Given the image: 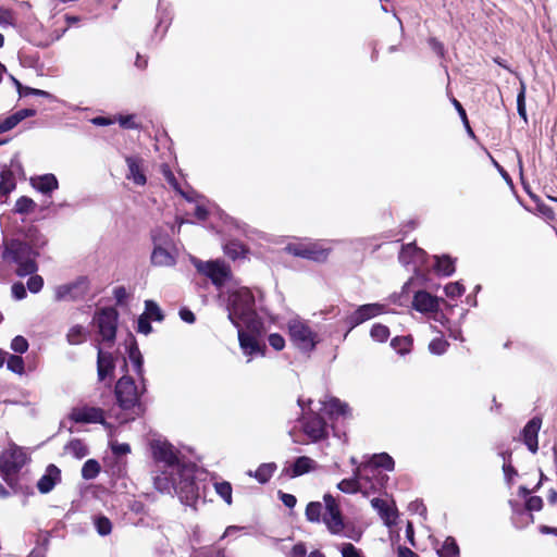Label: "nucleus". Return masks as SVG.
Returning a JSON list of instances; mask_svg holds the SVG:
<instances>
[{
  "label": "nucleus",
  "mask_w": 557,
  "mask_h": 557,
  "mask_svg": "<svg viewBox=\"0 0 557 557\" xmlns=\"http://www.w3.org/2000/svg\"><path fill=\"white\" fill-rule=\"evenodd\" d=\"M7 366L8 369L14 373H24V361L20 356L11 355L7 360Z\"/></svg>",
  "instance_id": "nucleus-42"
},
{
  "label": "nucleus",
  "mask_w": 557,
  "mask_h": 557,
  "mask_svg": "<svg viewBox=\"0 0 557 557\" xmlns=\"http://www.w3.org/2000/svg\"><path fill=\"white\" fill-rule=\"evenodd\" d=\"M117 313L114 309L101 310L95 317V323L99 330L102 341L111 342L115 337Z\"/></svg>",
  "instance_id": "nucleus-13"
},
{
  "label": "nucleus",
  "mask_w": 557,
  "mask_h": 557,
  "mask_svg": "<svg viewBox=\"0 0 557 557\" xmlns=\"http://www.w3.org/2000/svg\"><path fill=\"white\" fill-rule=\"evenodd\" d=\"M317 410L324 411L331 418L348 417L350 416V408L346 403L341 401L338 398L325 396L317 404Z\"/></svg>",
  "instance_id": "nucleus-15"
},
{
  "label": "nucleus",
  "mask_w": 557,
  "mask_h": 557,
  "mask_svg": "<svg viewBox=\"0 0 557 557\" xmlns=\"http://www.w3.org/2000/svg\"><path fill=\"white\" fill-rule=\"evenodd\" d=\"M280 498L286 507L293 508L296 505V497L292 494L280 493Z\"/></svg>",
  "instance_id": "nucleus-60"
},
{
  "label": "nucleus",
  "mask_w": 557,
  "mask_h": 557,
  "mask_svg": "<svg viewBox=\"0 0 557 557\" xmlns=\"http://www.w3.org/2000/svg\"><path fill=\"white\" fill-rule=\"evenodd\" d=\"M20 123L16 113L8 116L0 123V134L14 128Z\"/></svg>",
  "instance_id": "nucleus-47"
},
{
  "label": "nucleus",
  "mask_w": 557,
  "mask_h": 557,
  "mask_svg": "<svg viewBox=\"0 0 557 557\" xmlns=\"http://www.w3.org/2000/svg\"><path fill=\"white\" fill-rule=\"evenodd\" d=\"M309 405L310 412L304 417L302 430L310 441L318 442L327 435V428L326 423L318 414L320 410H317V405L311 407L312 401H309Z\"/></svg>",
  "instance_id": "nucleus-8"
},
{
  "label": "nucleus",
  "mask_w": 557,
  "mask_h": 557,
  "mask_svg": "<svg viewBox=\"0 0 557 557\" xmlns=\"http://www.w3.org/2000/svg\"><path fill=\"white\" fill-rule=\"evenodd\" d=\"M453 103H454V106H455L456 110L458 111V113H459L460 117L462 119L463 124H465V126H466V128H467L468 133H469L471 136H473V132H472V129H471V127H470V125H469V122H468V119H467V114H466L465 109L462 108V106L460 104V102H459L458 100H456V99H454V100H453Z\"/></svg>",
  "instance_id": "nucleus-53"
},
{
  "label": "nucleus",
  "mask_w": 557,
  "mask_h": 557,
  "mask_svg": "<svg viewBox=\"0 0 557 557\" xmlns=\"http://www.w3.org/2000/svg\"><path fill=\"white\" fill-rule=\"evenodd\" d=\"M214 490L227 505L232 504V486L228 482H216Z\"/></svg>",
  "instance_id": "nucleus-41"
},
{
  "label": "nucleus",
  "mask_w": 557,
  "mask_h": 557,
  "mask_svg": "<svg viewBox=\"0 0 557 557\" xmlns=\"http://www.w3.org/2000/svg\"><path fill=\"white\" fill-rule=\"evenodd\" d=\"M149 320L150 319L144 313L139 317L138 325H137L138 332L146 334V335L151 332V325L149 323Z\"/></svg>",
  "instance_id": "nucleus-52"
},
{
  "label": "nucleus",
  "mask_w": 557,
  "mask_h": 557,
  "mask_svg": "<svg viewBox=\"0 0 557 557\" xmlns=\"http://www.w3.org/2000/svg\"><path fill=\"white\" fill-rule=\"evenodd\" d=\"M195 265L199 272L209 276L218 286H222L232 278L230 269L224 263H220L218 261H196Z\"/></svg>",
  "instance_id": "nucleus-12"
},
{
  "label": "nucleus",
  "mask_w": 557,
  "mask_h": 557,
  "mask_svg": "<svg viewBox=\"0 0 557 557\" xmlns=\"http://www.w3.org/2000/svg\"><path fill=\"white\" fill-rule=\"evenodd\" d=\"M66 338L71 345H78L85 341L86 331L81 325H73L67 332Z\"/></svg>",
  "instance_id": "nucleus-36"
},
{
  "label": "nucleus",
  "mask_w": 557,
  "mask_h": 557,
  "mask_svg": "<svg viewBox=\"0 0 557 557\" xmlns=\"http://www.w3.org/2000/svg\"><path fill=\"white\" fill-rule=\"evenodd\" d=\"M436 271L442 275H450L455 271L454 262L449 257H436Z\"/></svg>",
  "instance_id": "nucleus-38"
},
{
  "label": "nucleus",
  "mask_w": 557,
  "mask_h": 557,
  "mask_svg": "<svg viewBox=\"0 0 557 557\" xmlns=\"http://www.w3.org/2000/svg\"><path fill=\"white\" fill-rule=\"evenodd\" d=\"M37 205L36 202L27 197V196H21L14 205V212L17 214H30L35 211Z\"/></svg>",
  "instance_id": "nucleus-29"
},
{
  "label": "nucleus",
  "mask_w": 557,
  "mask_h": 557,
  "mask_svg": "<svg viewBox=\"0 0 557 557\" xmlns=\"http://www.w3.org/2000/svg\"><path fill=\"white\" fill-rule=\"evenodd\" d=\"M368 469L369 467L358 466L354 473L355 476L341 481L337 484L338 490L348 494L360 492L364 496H369L379 491L382 487V482H377L376 484L370 482Z\"/></svg>",
  "instance_id": "nucleus-4"
},
{
  "label": "nucleus",
  "mask_w": 557,
  "mask_h": 557,
  "mask_svg": "<svg viewBox=\"0 0 557 557\" xmlns=\"http://www.w3.org/2000/svg\"><path fill=\"white\" fill-rule=\"evenodd\" d=\"M60 480V470L53 466L50 465L46 473L42 475V478L38 481V488L41 493H48L50 492L55 483Z\"/></svg>",
  "instance_id": "nucleus-25"
},
{
  "label": "nucleus",
  "mask_w": 557,
  "mask_h": 557,
  "mask_svg": "<svg viewBox=\"0 0 557 557\" xmlns=\"http://www.w3.org/2000/svg\"><path fill=\"white\" fill-rule=\"evenodd\" d=\"M86 289L85 282H77L74 284H66L57 287L55 297L59 300L76 298Z\"/></svg>",
  "instance_id": "nucleus-26"
},
{
  "label": "nucleus",
  "mask_w": 557,
  "mask_h": 557,
  "mask_svg": "<svg viewBox=\"0 0 557 557\" xmlns=\"http://www.w3.org/2000/svg\"><path fill=\"white\" fill-rule=\"evenodd\" d=\"M391 346L400 355L408 354L411 350L412 338L410 336L395 337L392 339Z\"/></svg>",
  "instance_id": "nucleus-33"
},
{
  "label": "nucleus",
  "mask_w": 557,
  "mask_h": 557,
  "mask_svg": "<svg viewBox=\"0 0 557 557\" xmlns=\"http://www.w3.org/2000/svg\"><path fill=\"white\" fill-rule=\"evenodd\" d=\"M96 528L100 535H107L111 532V522L104 517H100L96 520Z\"/></svg>",
  "instance_id": "nucleus-49"
},
{
  "label": "nucleus",
  "mask_w": 557,
  "mask_h": 557,
  "mask_svg": "<svg viewBox=\"0 0 557 557\" xmlns=\"http://www.w3.org/2000/svg\"><path fill=\"white\" fill-rule=\"evenodd\" d=\"M16 187L15 178L11 170H3L0 174V193L8 195Z\"/></svg>",
  "instance_id": "nucleus-30"
},
{
  "label": "nucleus",
  "mask_w": 557,
  "mask_h": 557,
  "mask_svg": "<svg viewBox=\"0 0 557 557\" xmlns=\"http://www.w3.org/2000/svg\"><path fill=\"white\" fill-rule=\"evenodd\" d=\"M276 469L275 463H263L261 465L256 472L253 473V476L260 482L265 483L270 480V478L273 475L274 471ZM249 475H252V472L250 471L248 473Z\"/></svg>",
  "instance_id": "nucleus-31"
},
{
  "label": "nucleus",
  "mask_w": 557,
  "mask_h": 557,
  "mask_svg": "<svg viewBox=\"0 0 557 557\" xmlns=\"http://www.w3.org/2000/svg\"><path fill=\"white\" fill-rule=\"evenodd\" d=\"M323 500L325 505L323 521L331 533L339 534L344 530V521L338 503L331 494H325Z\"/></svg>",
  "instance_id": "nucleus-9"
},
{
  "label": "nucleus",
  "mask_w": 557,
  "mask_h": 557,
  "mask_svg": "<svg viewBox=\"0 0 557 557\" xmlns=\"http://www.w3.org/2000/svg\"><path fill=\"white\" fill-rule=\"evenodd\" d=\"M543 502L537 496H532L527 502V507L529 510H540L542 508Z\"/></svg>",
  "instance_id": "nucleus-57"
},
{
  "label": "nucleus",
  "mask_w": 557,
  "mask_h": 557,
  "mask_svg": "<svg viewBox=\"0 0 557 557\" xmlns=\"http://www.w3.org/2000/svg\"><path fill=\"white\" fill-rule=\"evenodd\" d=\"M171 473V469L165 467L159 474L154 476V485L161 492L170 493L174 490L177 493L191 492L193 481L190 479L189 470L181 467V472Z\"/></svg>",
  "instance_id": "nucleus-3"
},
{
  "label": "nucleus",
  "mask_w": 557,
  "mask_h": 557,
  "mask_svg": "<svg viewBox=\"0 0 557 557\" xmlns=\"http://www.w3.org/2000/svg\"><path fill=\"white\" fill-rule=\"evenodd\" d=\"M100 466L95 459L87 460L82 468V475L86 480H91L98 475Z\"/></svg>",
  "instance_id": "nucleus-37"
},
{
  "label": "nucleus",
  "mask_w": 557,
  "mask_h": 557,
  "mask_svg": "<svg viewBox=\"0 0 557 557\" xmlns=\"http://www.w3.org/2000/svg\"><path fill=\"white\" fill-rule=\"evenodd\" d=\"M288 251L295 256L304 257L313 261L326 260L330 248L325 247L322 243H301L297 245H289Z\"/></svg>",
  "instance_id": "nucleus-11"
},
{
  "label": "nucleus",
  "mask_w": 557,
  "mask_h": 557,
  "mask_svg": "<svg viewBox=\"0 0 557 557\" xmlns=\"http://www.w3.org/2000/svg\"><path fill=\"white\" fill-rule=\"evenodd\" d=\"M12 294L16 299H23L26 296V290L23 284L16 283L12 286Z\"/></svg>",
  "instance_id": "nucleus-59"
},
{
  "label": "nucleus",
  "mask_w": 557,
  "mask_h": 557,
  "mask_svg": "<svg viewBox=\"0 0 557 557\" xmlns=\"http://www.w3.org/2000/svg\"><path fill=\"white\" fill-rule=\"evenodd\" d=\"M27 461V455L23 448L11 444L0 454V474L5 481L15 474Z\"/></svg>",
  "instance_id": "nucleus-5"
},
{
  "label": "nucleus",
  "mask_w": 557,
  "mask_h": 557,
  "mask_svg": "<svg viewBox=\"0 0 557 557\" xmlns=\"http://www.w3.org/2000/svg\"><path fill=\"white\" fill-rule=\"evenodd\" d=\"M440 557H458L459 548L453 537H447L438 549Z\"/></svg>",
  "instance_id": "nucleus-34"
},
{
  "label": "nucleus",
  "mask_w": 557,
  "mask_h": 557,
  "mask_svg": "<svg viewBox=\"0 0 557 557\" xmlns=\"http://www.w3.org/2000/svg\"><path fill=\"white\" fill-rule=\"evenodd\" d=\"M360 467H369L368 474L370 476V482L376 484L377 482L384 481V476H381V473L377 471L379 468H383L387 471H392L394 469V460L393 458L385 454L374 455L368 462L359 465Z\"/></svg>",
  "instance_id": "nucleus-14"
},
{
  "label": "nucleus",
  "mask_w": 557,
  "mask_h": 557,
  "mask_svg": "<svg viewBox=\"0 0 557 557\" xmlns=\"http://www.w3.org/2000/svg\"><path fill=\"white\" fill-rule=\"evenodd\" d=\"M227 293L228 319L237 329L243 354L249 357L248 361L253 356H264L265 346L260 341L263 326L256 312L252 293L235 283H232Z\"/></svg>",
  "instance_id": "nucleus-1"
},
{
  "label": "nucleus",
  "mask_w": 557,
  "mask_h": 557,
  "mask_svg": "<svg viewBox=\"0 0 557 557\" xmlns=\"http://www.w3.org/2000/svg\"><path fill=\"white\" fill-rule=\"evenodd\" d=\"M517 109L519 115L524 120V122L528 121L527 116V109H525V85L524 83H521V88L517 97Z\"/></svg>",
  "instance_id": "nucleus-43"
},
{
  "label": "nucleus",
  "mask_w": 557,
  "mask_h": 557,
  "mask_svg": "<svg viewBox=\"0 0 557 557\" xmlns=\"http://www.w3.org/2000/svg\"><path fill=\"white\" fill-rule=\"evenodd\" d=\"M541 429V420L532 419L523 429V442L528 448L535 453L537 450V433Z\"/></svg>",
  "instance_id": "nucleus-22"
},
{
  "label": "nucleus",
  "mask_w": 557,
  "mask_h": 557,
  "mask_svg": "<svg viewBox=\"0 0 557 557\" xmlns=\"http://www.w3.org/2000/svg\"><path fill=\"white\" fill-rule=\"evenodd\" d=\"M398 557H417V555L407 547H399Z\"/></svg>",
  "instance_id": "nucleus-64"
},
{
  "label": "nucleus",
  "mask_w": 557,
  "mask_h": 557,
  "mask_svg": "<svg viewBox=\"0 0 557 557\" xmlns=\"http://www.w3.org/2000/svg\"><path fill=\"white\" fill-rule=\"evenodd\" d=\"M151 261L158 267H170L175 263V258L168 249L156 245L151 253Z\"/></svg>",
  "instance_id": "nucleus-28"
},
{
  "label": "nucleus",
  "mask_w": 557,
  "mask_h": 557,
  "mask_svg": "<svg viewBox=\"0 0 557 557\" xmlns=\"http://www.w3.org/2000/svg\"><path fill=\"white\" fill-rule=\"evenodd\" d=\"M144 314H146L149 319L156 321H161L163 319L161 309L152 300H146Z\"/></svg>",
  "instance_id": "nucleus-40"
},
{
  "label": "nucleus",
  "mask_w": 557,
  "mask_h": 557,
  "mask_svg": "<svg viewBox=\"0 0 557 557\" xmlns=\"http://www.w3.org/2000/svg\"><path fill=\"white\" fill-rule=\"evenodd\" d=\"M227 253L231 255L233 258L239 257L242 253H244V248L242 245L232 244L231 246H227Z\"/></svg>",
  "instance_id": "nucleus-61"
},
{
  "label": "nucleus",
  "mask_w": 557,
  "mask_h": 557,
  "mask_svg": "<svg viewBox=\"0 0 557 557\" xmlns=\"http://www.w3.org/2000/svg\"><path fill=\"white\" fill-rule=\"evenodd\" d=\"M12 81L14 82L20 96H26V95H30V94L32 95L44 96V97H48L49 96V94L47 91L22 86V84L17 79H15L14 77H12Z\"/></svg>",
  "instance_id": "nucleus-44"
},
{
  "label": "nucleus",
  "mask_w": 557,
  "mask_h": 557,
  "mask_svg": "<svg viewBox=\"0 0 557 557\" xmlns=\"http://www.w3.org/2000/svg\"><path fill=\"white\" fill-rule=\"evenodd\" d=\"M30 185L42 194H49L59 187L58 180L53 174H45L32 177Z\"/></svg>",
  "instance_id": "nucleus-23"
},
{
  "label": "nucleus",
  "mask_w": 557,
  "mask_h": 557,
  "mask_svg": "<svg viewBox=\"0 0 557 557\" xmlns=\"http://www.w3.org/2000/svg\"><path fill=\"white\" fill-rule=\"evenodd\" d=\"M144 387L139 388L132 377L122 376L115 386V394L120 406L123 408L135 406L140 395L144 393Z\"/></svg>",
  "instance_id": "nucleus-7"
},
{
  "label": "nucleus",
  "mask_w": 557,
  "mask_h": 557,
  "mask_svg": "<svg viewBox=\"0 0 557 557\" xmlns=\"http://www.w3.org/2000/svg\"><path fill=\"white\" fill-rule=\"evenodd\" d=\"M65 451L77 459H82L88 454L86 445L79 440L71 441L65 446Z\"/></svg>",
  "instance_id": "nucleus-32"
},
{
  "label": "nucleus",
  "mask_w": 557,
  "mask_h": 557,
  "mask_svg": "<svg viewBox=\"0 0 557 557\" xmlns=\"http://www.w3.org/2000/svg\"><path fill=\"white\" fill-rule=\"evenodd\" d=\"M44 281L40 276H32L27 282V287L32 293H37L41 289Z\"/></svg>",
  "instance_id": "nucleus-55"
},
{
  "label": "nucleus",
  "mask_w": 557,
  "mask_h": 557,
  "mask_svg": "<svg viewBox=\"0 0 557 557\" xmlns=\"http://www.w3.org/2000/svg\"><path fill=\"white\" fill-rule=\"evenodd\" d=\"M446 347H447L446 341H444L441 337L434 338L433 341H431V343L429 345L430 351L434 355H442L446 350Z\"/></svg>",
  "instance_id": "nucleus-46"
},
{
  "label": "nucleus",
  "mask_w": 557,
  "mask_h": 557,
  "mask_svg": "<svg viewBox=\"0 0 557 557\" xmlns=\"http://www.w3.org/2000/svg\"><path fill=\"white\" fill-rule=\"evenodd\" d=\"M342 555L343 557H363L360 552L350 543L343 545Z\"/></svg>",
  "instance_id": "nucleus-54"
},
{
  "label": "nucleus",
  "mask_w": 557,
  "mask_h": 557,
  "mask_svg": "<svg viewBox=\"0 0 557 557\" xmlns=\"http://www.w3.org/2000/svg\"><path fill=\"white\" fill-rule=\"evenodd\" d=\"M322 505L319 502H311L307 505L306 517L311 522H319L321 519Z\"/></svg>",
  "instance_id": "nucleus-39"
},
{
  "label": "nucleus",
  "mask_w": 557,
  "mask_h": 557,
  "mask_svg": "<svg viewBox=\"0 0 557 557\" xmlns=\"http://www.w3.org/2000/svg\"><path fill=\"white\" fill-rule=\"evenodd\" d=\"M11 348L16 352L23 354L28 349V342L21 335L15 336L11 342Z\"/></svg>",
  "instance_id": "nucleus-45"
},
{
  "label": "nucleus",
  "mask_w": 557,
  "mask_h": 557,
  "mask_svg": "<svg viewBox=\"0 0 557 557\" xmlns=\"http://www.w3.org/2000/svg\"><path fill=\"white\" fill-rule=\"evenodd\" d=\"M71 420L77 423H97L103 422L102 410L96 407L81 406L72 409Z\"/></svg>",
  "instance_id": "nucleus-16"
},
{
  "label": "nucleus",
  "mask_w": 557,
  "mask_h": 557,
  "mask_svg": "<svg viewBox=\"0 0 557 557\" xmlns=\"http://www.w3.org/2000/svg\"><path fill=\"white\" fill-rule=\"evenodd\" d=\"M292 342L301 350L311 351L318 343V335L301 321L294 320L289 323Z\"/></svg>",
  "instance_id": "nucleus-6"
},
{
  "label": "nucleus",
  "mask_w": 557,
  "mask_h": 557,
  "mask_svg": "<svg viewBox=\"0 0 557 557\" xmlns=\"http://www.w3.org/2000/svg\"><path fill=\"white\" fill-rule=\"evenodd\" d=\"M440 299L430 295L426 292H418L414 295L412 306L413 308L422 313L434 312L437 310Z\"/></svg>",
  "instance_id": "nucleus-19"
},
{
  "label": "nucleus",
  "mask_w": 557,
  "mask_h": 557,
  "mask_svg": "<svg viewBox=\"0 0 557 557\" xmlns=\"http://www.w3.org/2000/svg\"><path fill=\"white\" fill-rule=\"evenodd\" d=\"M385 312V307L380 304H368L360 306L350 317L349 323L351 327L363 323L367 320H370L374 317H377Z\"/></svg>",
  "instance_id": "nucleus-17"
},
{
  "label": "nucleus",
  "mask_w": 557,
  "mask_h": 557,
  "mask_svg": "<svg viewBox=\"0 0 557 557\" xmlns=\"http://www.w3.org/2000/svg\"><path fill=\"white\" fill-rule=\"evenodd\" d=\"M119 122L123 127L133 128L137 126V124L135 123V116L133 115L120 116Z\"/></svg>",
  "instance_id": "nucleus-62"
},
{
  "label": "nucleus",
  "mask_w": 557,
  "mask_h": 557,
  "mask_svg": "<svg viewBox=\"0 0 557 557\" xmlns=\"http://www.w3.org/2000/svg\"><path fill=\"white\" fill-rule=\"evenodd\" d=\"M114 371V360L111 354L99 350L98 352V377L104 381L107 377H112Z\"/></svg>",
  "instance_id": "nucleus-24"
},
{
  "label": "nucleus",
  "mask_w": 557,
  "mask_h": 557,
  "mask_svg": "<svg viewBox=\"0 0 557 557\" xmlns=\"http://www.w3.org/2000/svg\"><path fill=\"white\" fill-rule=\"evenodd\" d=\"M153 457L164 463V467L171 469V473L181 472V465L177 462V456L174 447L165 441H153L151 444Z\"/></svg>",
  "instance_id": "nucleus-10"
},
{
  "label": "nucleus",
  "mask_w": 557,
  "mask_h": 557,
  "mask_svg": "<svg viewBox=\"0 0 557 557\" xmlns=\"http://www.w3.org/2000/svg\"><path fill=\"white\" fill-rule=\"evenodd\" d=\"M269 344L275 350H282L285 347V339L282 335L273 333L269 335Z\"/></svg>",
  "instance_id": "nucleus-50"
},
{
  "label": "nucleus",
  "mask_w": 557,
  "mask_h": 557,
  "mask_svg": "<svg viewBox=\"0 0 557 557\" xmlns=\"http://www.w3.org/2000/svg\"><path fill=\"white\" fill-rule=\"evenodd\" d=\"M14 24V16L10 10H0V27H7Z\"/></svg>",
  "instance_id": "nucleus-51"
},
{
  "label": "nucleus",
  "mask_w": 557,
  "mask_h": 557,
  "mask_svg": "<svg viewBox=\"0 0 557 557\" xmlns=\"http://www.w3.org/2000/svg\"><path fill=\"white\" fill-rule=\"evenodd\" d=\"M317 469V462L306 456L299 457L295 460L293 466L286 469V474L290 478H296Z\"/></svg>",
  "instance_id": "nucleus-21"
},
{
  "label": "nucleus",
  "mask_w": 557,
  "mask_h": 557,
  "mask_svg": "<svg viewBox=\"0 0 557 557\" xmlns=\"http://www.w3.org/2000/svg\"><path fill=\"white\" fill-rule=\"evenodd\" d=\"M391 333L386 325L376 323L370 330V336L374 342L384 343L388 339Z\"/></svg>",
  "instance_id": "nucleus-35"
},
{
  "label": "nucleus",
  "mask_w": 557,
  "mask_h": 557,
  "mask_svg": "<svg viewBox=\"0 0 557 557\" xmlns=\"http://www.w3.org/2000/svg\"><path fill=\"white\" fill-rule=\"evenodd\" d=\"M126 163L128 166L126 178L132 181L135 185L144 186L147 182V178L144 172L141 160L135 157H127Z\"/></svg>",
  "instance_id": "nucleus-20"
},
{
  "label": "nucleus",
  "mask_w": 557,
  "mask_h": 557,
  "mask_svg": "<svg viewBox=\"0 0 557 557\" xmlns=\"http://www.w3.org/2000/svg\"><path fill=\"white\" fill-rule=\"evenodd\" d=\"M45 244L42 235L36 228H30L25 236V242L17 238L4 240L3 259L17 264L18 275L32 274L37 269L35 262L37 250Z\"/></svg>",
  "instance_id": "nucleus-2"
},
{
  "label": "nucleus",
  "mask_w": 557,
  "mask_h": 557,
  "mask_svg": "<svg viewBox=\"0 0 557 557\" xmlns=\"http://www.w3.org/2000/svg\"><path fill=\"white\" fill-rule=\"evenodd\" d=\"M180 317L183 321H185L187 323H193L195 321L194 313L188 309H182L180 311Z\"/></svg>",
  "instance_id": "nucleus-63"
},
{
  "label": "nucleus",
  "mask_w": 557,
  "mask_h": 557,
  "mask_svg": "<svg viewBox=\"0 0 557 557\" xmlns=\"http://www.w3.org/2000/svg\"><path fill=\"white\" fill-rule=\"evenodd\" d=\"M399 259L405 264L412 262L413 265L417 267L418 264L423 263L424 251L413 245H408L403 248Z\"/></svg>",
  "instance_id": "nucleus-27"
},
{
  "label": "nucleus",
  "mask_w": 557,
  "mask_h": 557,
  "mask_svg": "<svg viewBox=\"0 0 557 557\" xmlns=\"http://www.w3.org/2000/svg\"><path fill=\"white\" fill-rule=\"evenodd\" d=\"M129 359L134 363L138 374H140L141 373L143 361H141L140 354H139V351L136 348L131 349V351H129Z\"/></svg>",
  "instance_id": "nucleus-56"
},
{
  "label": "nucleus",
  "mask_w": 557,
  "mask_h": 557,
  "mask_svg": "<svg viewBox=\"0 0 557 557\" xmlns=\"http://www.w3.org/2000/svg\"><path fill=\"white\" fill-rule=\"evenodd\" d=\"M306 554V546L302 543H298L292 548L289 557H305Z\"/></svg>",
  "instance_id": "nucleus-58"
},
{
  "label": "nucleus",
  "mask_w": 557,
  "mask_h": 557,
  "mask_svg": "<svg viewBox=\"0 0 557 557\" xmlns=\"http://www.w3.org/2000/svg\"><path fill=\"white\" fill-rule=\"evenodd\" d=\"M371 505L379 512L386 525L396 523L398 513L393 502L382 498H372Z\"/></svg>",
  "instance_id": "nucleus-18"
},
{
  "label": "nucleus",
  "mask_w": 557,
  "mask_h": 557,
  "mask_svg": "<svg viewBox=\"0 0 557 557\" xmlns=\"http://www.w3.org/2000/svg\"><path fill=\"white\" fill-rule=\"evenodd\" d=\"M463 287L459 283H449L445 286V294L447 297L456 298L462 295Z\"/></svg>",
  "instance_id": "nucleus-48"
}]
</instances>
